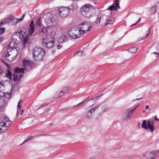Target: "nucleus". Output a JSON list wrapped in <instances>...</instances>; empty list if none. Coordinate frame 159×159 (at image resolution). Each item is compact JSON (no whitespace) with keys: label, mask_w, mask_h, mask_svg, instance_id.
<instances>
[{"label":"nucleus","mask_w":159,"mask_h":159,"mask_svg":"<svg viewBox=\"0 0 159 159\" xmlns=\"http://www.w3.org/2000/svg\"><path fill=\"white\" fill-rule=\"evenodd\" d=\"M6 76L9 79L11 80V74L10 70H8L7 71V73H6Z\"/></svg>","instance_id":"nucleus-29"},{"label":"nucleus","mask_w":159,"mask_h":159,"mask_svg":"<svg viewBox=\"0 0 159 159\" xmlns=\"http://www.w3.org/2000/svg\"><path fill=\"white\" fill-rule=\"evenodd\" d=\"M102 95H103V94H101L100 95H99L101 97H102Z\"/></svg>","instance_id":"nucleus-56"},{"label":"nucleus","mask_w":159,"mask_h":159,"mask_svg":"<svg viewBox=\"0 0 159 159\" xmlns=\"http://www.w3.org/2000/svg\"><path fill=\"white\" fill-rule=\"evenodd\" d=\"M3 24V22L2 21L1 22H0V27Z\"/></svg>","instance_id":"nucleus-51"},{"label":"nucleus","mask_w":159,"mask_h":159,"mask_svg":"<svg viewBox=\"0 0 159 159\" xmlns=\"http://www.w3.org/2000/svg\"><path fill=\"white\" fill-rule=\"evenodd\" d=\"M12 85L11 88L14 90H18L19 89L18 81L20 80H11Z\"/></svg>","instance_id":"nucleus-12"},{"label":"nucleus","mask_w":159,"mask_h":159,"mask_svg":"<svg viewBox=\"0 0 159 159\" xmlns=\"http://www.w3.org/2000/svg\"><path fill=\"white\" fill-rule=\"evenodd\" d=\"M154 120H159V119L157 118L156 116L154 117Z\"/></svg>","instance_id":"nucleus-48"},{"label":"nucleus","mask_w":159,"mask_h":159,"mask_svg":"<svg viewBox=\"0 0 159 159\" xmlns=\"http://www.w3.org/2000/svg\"><path fill=\"white\" fill-rule=\"evenodd\" d=\"M33 138V137L32 136H29L28 138H27L22 143L20 146H21L24 143H25V142H26L29 141L31 140Z\"/></svg>","instance_id":"nucleus-28"},{"label":"nucleus","mask_w":159,"mask_h":159,"mask_svg":"<svg viewBox=\"0 0 159 159\" xmlns=\"http://www.w3.org/2000/svg\"><path fill=\"white\" fill-rule=\"evenodd\" d=\"M52 53L53 54L54 53V52H55V51H52Z\"/></svg>","instance_id":"nucleus-58"},{"label":"nucleus","mask_w":159,"mask_h":159,"mask_svg":"<svg viewBox=\"0 0 159 159\" xmlns=\"http://www.w3.org/2000/svg\"><path fill=\"white\" fill-rule=\"evenodd\" d=\"M15 42L14 41H11L9 43L8 48L10 49V50H11L13 48L15 47L14 45Z\"/></svg>","instance_id":"nucleus-23"},{"label":"nucleus","mask_w":159,"mask_h":159,"mask_svg":"<svg viewBox=\"0 0 159 159\" xmlns=\"http://www.w3.org/2000/svg\"><path fill=\"white\" fill-rule=\"evenodd\" d=\"M156 152L157 153H159V151H157Z\"/></svg>","instance_id":"nucleus-61"},{"label":"nucleus","mask_w":159,"mask_h":159,"mask_svg":"<svg viewBox=\"0 0 159 159\" xmlns=\"http://www.w3.org/2000/svg\"><path fill=\"white\" fill-rule=\"evenodd\" d=\"M70 9L69 7H61L58 9L59 14L62 17H65L69 15Z\"/></svg>","instance_id":"nucleus-7"},{"label":"nucleus","mask_w":159,"mask_h":159,"mask_svg":"<svg viewBox=\"0 0 159 159\" xmlns=\"http://www.w3.org/2000/svg\"><path fill=\"white\" fill-rule=\"evenodd\" d=\"M2 62L4 63L6 66H7V67H8V65L4 61H2Z\"/></svg>","instance_id":"nucleus-47"},{"label":"nucleus","mask_w":159,"mask_h":159,"mask_svg":"<svg viewBox=\"0 0 159 159\" xmlns=\"http://www.w3.org/2000/svg\"><path fill=\"white\" fill-rule=\"evenodd\" d=\"M25 14H24L22 16L21 18L22 19H23L25 17Z\"/></svg>","instance_id":"nucleus-50"},{"label":"nucleus","mask_w":159,"mask_h":159,"mask_svg":"<svg viewBox=\"0 0 159 159\" xmlns=\"http://www.w3.org/2000/svg\"><path fill=\"white\" fill-rule=\"evenodd\" d=\"M77 28L83 35L89 31L92 28V26L90 23L84 21L79 25Z\"/></svg>","instance_id":"nucleus-4"},{"label":"nucleus","mask_w":159,"mask_h":159,"mask_svg":"<svg viewBox=\"0 0 159 159\" xmlns=\"http://www.w3.org/2000/svg\"><path fill=\"white\" fill-rule=\"evenodd\" d=\"M28 40V38L27 37H25L23 39V42L24 43H26L27 42Z\"/></svg>","instance_id":"nucleus-42"},{"label":"nucleus","mask_w":159,"mask_h":159,"mask_svg":"<svg viewBox=\"0 0 159 159\" xmlns=\"http://www.w3.org/2000/svg\"><path fill=\"white\" fill-rule=\"evenodd\" d=\"M100 97V96L99 95H98V96H96V97L93 98L88 100L87 102H89V101L93 100H94V101H96Z\"/></svg>","instance_id":"nucleus-34"},{"label":"nucleus","mask_w":159,"mask_h":159,"mask_svg":"<svg viewBox=\"0 0 159 159\" xmlns=\"http://www.w3.org/2000/svg\"><path fill=\"white\" fill-rule=\"evenodd\" d=\"M23 65L24 67L30 66H31L30 61L28 60H24L23 61Z\"/></svg>","instance_id":"nucleus-22"},{"label":"nucleus","mask_w":159,"mask_h":159,"mask_svg":"<svg viewBox=\"0 0 159 159\" xmlns=\"http://www.w3.org/2000/svg\"><path fill=\"white\" fill-rule=\"evenodd\" d=\"M24 112V111L23 110H22L21 111L20 114H22Z\"/></svg>","instance_id":"nucleus-52"},{"label":"nucleus","mask_w":159,"mask_h":159,"mask_svg":"<svg viewBox=\"0 0 159 159\" xmlns=\"http://www.w3.org/2000/svg\"><path fill=\"white\" fill-rule=\"evenodd\" d=\"M141 20V18H139V19L133 25H131V26H133L135 25H136V24L138 23H139L140 21Z\"/></svg>","instance_id":"nucleus-45"},{"label":"nucleus","mask_w":159,"mask_h":159,"mask_svg":"<svg viewBox=\"0 0 159 159\" xmlns=\"http://www.w3.org/2000/svg\"><path fill=\"white\" fill-rule=\"evenodd\" d=\"M6 94L5 93L3 92H2V91H0V96L1 97H3L5 96Z\"/></svg>","instance_id":"nucleus-40"},{"label":"nucleus","mask_w":159,"mask_h":159,"mask_svg":"<svg viewBox=\"0 0 159 159\" xmlns=\"http://www.w3.org/2000/svg\"><path fill=\"white\" fill-rule=\"evenodd\" d=\"M113 22V18L105 15L98 16V19L95 20V23L98 26H105Z\"/></svg>","instance_id":"nucleus-1"},{"label":"nucleus","mask_w":159,"mask_h":159,"mask_svg":"<svg viewBox=\"0 0 159 159\" xmlns=\"http://www.w3.org/2000/svg\"><path fill=\"white\" fill-rule=\"evenodd\" d=\"M147 122L145 120L143 121V123L142 124V127L143 128L146 129H148V128L147 127Z\"/></svg>","instance_id":"nucleus-27"},{"label":"nucleus","mask_w":159,"mask_h":159,"mask_svg":"<svg viewBox=\"0 0 159 159\" xmlns=\"http://www.w3.org/2000/svg\"><path fill=\"white\" fill-rule=\"evenodd\" d=\"M137 50L138 48H137L133 47L129 48V51L132 53H134L137 51Z\"/></svg>","instance_id":"nucleus-26"},{"label":"nucleus","mask_w":159,"mask_h":159,"mask_svg":"<svg viewBox=\"0 0 159 159\" xmlns=\"http://www.w3.org/2000/svg\"><path fill=\"white\" fill-rule=\"evenodd\" d=\"M25 69H20L18 68H16L14 70L15 73L13 74V80H20L23 75V73Z\"/></svg>","instance_id":"nucleus-6"},{"label":"nucleus","mask_w":159,"mask_h":159,"mask_svg":"<svg viewBox=\"0 0 159 159\" xmlns=\"http://www.w3.org/2000/svg\"><path fill=\"white\" fill-rule=\"evenodd\" d=\"M134 111L130 108L127 109L123 114V116L127 120L130 119Z\"/></svg>","instance_id":"nucleus-10"},{"label":"nucleus","mask_w":159,"mask_h":159,"mask_svg":"<svg viewBox=\"0 0 159 159\" xmlns=\"http://www.w3.org/2000/svg\"><path fill=\"white\" fill-rule=\"evenodd\" d=\"M33 58L37 61H42L45 55V51L39 47H36L32 50Z\"/></svg>","instance_id":"nucleus-2"},{"label":"nucleus","mask_w":159,"mask_h":159,"mask_svg":"<svg viewBox=\"0 0 159 159\" xmlns=\"http://www.w3.org/2000/svg\"><path fill=\"white\" fill-rule=\"evenodd\" d=\"M26 32V29L25 27H22L19 28L17 30V33L20 36L23 37L24 36Z\"/></svg>","instance_id":"nucleus-14"},{"label":"nucleus","mask_w":159,"mask_h":159,"mask_svg":"<svg viewBox=\"0 0 159 159\" xmlns=\"http://www.w3.org/2000/svg\"><path fill=\"white\" fill-rule=\"evenodd\" d=\"M5 30L4 28H0V35L2 34Z\"/></svg>","instance_id":"nucleus-39"},{"label":"nucleus","mask_w":159,"mask_h":159,"mask_svg":"<svg viewBox=\"0 0 159 159\" xmlns=\"http://www.w3.org/2000/svg\"><path fill=\"white\" fill-rule=\"evenodd\" d=\"M87 100L86 99H84L83 101L82 102H81L79 103V104H78V105H75V107H77L78 106H79V105H81V104H82L83 103H84V102H85L86 100Z\"/></svg>","instance_id":"nucleus-41"},{"label":"nucleus","mask_w":159,"mask_h":159,"mask_svg":"<svg viewBox=\"0 0 159 159\" xmlns=\"http://www.w3.org/2000/svg\"><path fill=\"white\" fill-rule=\"evenodd\" d=\"M93 11L92 6L88 4H85L80 8L81 15L87 18L92 17Z\"/></svg>","instance_id":"nucleus-3"},{"label":"nucleus","mask_w":159,"mask_h":159,"mask_svg":"<svg viewBox=\"0 0 159 159\" xmlns=\"http://www.w3.org/2000/svg\"><path fill=\"white\" fill-rule=\"evenodd\" d=\"M68 35L72 39H76L82 35L78 28L76 29H73L69 32Z\"/></svg>","instance_id":"nucleus-5"},{"label":"nucleus","mask_w":159,"mask_h":159,"mask_svg":"<svg viewBox=\"0 0 159 159\" xmlns=\"http://www.w3.org/2000/svg\"><path fill=\"white\" fill-rule=\"evenodd\" d=\"M23 19H22L21 18H20L19 19H14V21H16V23H17L23 20Z\"/></svg>","instance_id":"nucleus-38"},{"label":"nucleus","mask_w":159,"mask_h":159,"mask_svg":"<svg viewBox=\"0 0 159 159\" xmlns=\"http://www.w3.org/2000/svg\"><path fill=\"white\" fill-rule=\"evenodd\" d=\"M68 40V37L67 36L63 35L58 40V42L62 43L63 42H66Z\"/></svg>","instance_id":"nucleus-19"},{"label":"nucleus","mask_w":159,"mask_h":159,"mask_svg":"<svg viewBox=\"0 0 159 159\" xmlns=\"http://www.w3.org/2000/svg\"><path fill=\"white\" fill-rule=\"evenodd\" d=\"M139 105V104H136L134 105V106L131 107V108L134 111Z\"/></svg>","instance_id":"nucleus-35"},{"label":"nucleus","mask_w":159,"mask_h":159,"mask_svg":"<svg viewBox=\"0 0 159 159\" xmlns=\"http://www.w3.org/2000/svg\"><path fill=\"white\" fill-rule=\"evenodd\" d=\"M149 156L152 159L155 158L156 157L155 152H151L150 153Z\"/></svg>","instance_id":"nucleus-30"},{"label":"nucleus","mask_w":159,"mask_h":159,"mask_svg":"<svg viewBox=\"0 0 159 159\" xmlns=\"http://www.w3.org/2000/svg\"><path fill=\"white\" fill-rule=\"evenodd\" d=\"M14 20V17L10 16L8 18H6L4 20H2L3 24H5L9 23Z\"/></svg>","instance_id":"nucleus-18"},{"label":"nucleus","mask_w":159,"mask_h":159,"mask_svg":"<svg viewBox=\"0 0 159 159\" xmlns=\"http://www.w3.org/2000/svg\"><path fill=\"white\" fill-rule=\"evenodd\" d=\"M147 127L148 129H150L152 131L154 129V122L153 120L150 121L148 120L147 123Z\"/></svg>","instance_id":"nucleus-13"},{"label":"nucleus","mask_w":159,"mask_h":159,"mask_svg":"<svg viewBox=\"0 0 159 159\" xmlns=\"http://www.w3.org/2000/svg\"><path fill=\"white\" fill-rule=\"evenodd\" d=\"M22 103H23L22 101V100H20L18 104L17 107H18V108H19V109H20V108L21 107Z\"/></svg>","instance_id":"nucleus-36"},{"label":"nucleus","mask_w":159,"mask_h":159,"mask_svg":"<svg viewBox=\"0 0 159 159\" xmlns=\"http://www.w3.org/2000/svg\"><path fill=\"white\" fill-rule=\"evenodd\" d=\"M84 51H83L81 50L80 51H78L76 52L74 54V56L76 55V54H78V56H83V54H84Z\"/></svg>","instance_id":"nucleus-31"},{"label":"nucleus","mask_w":159,"mask_h":159,"mask_svg":"<svg viewBox=\"0 0 159 159\" xmlns=\"http://www.w3.org/2000/svg\"><path fill=\"white\" fill-rule=\"evenodd\" d=\"M150 30H151L150 28H149L148 31H149V32H150Z\"/></svg>","instance_id":"nucleus-60"},{"label":"nucleus","mask_w":159,"mask_h":159,"mask_svg":"<svg viewBox=\"0 0 159 159\" xmlns=\"http://www.w3.org/2000/svg\"><path fill=\"white\" fill-rule=\"evenodd\" d=\"M61 43H62L58 42V41L57 42L56 45L58 49H59L61 48L62 47V45H61Z\"/></svg>","instance_id":"nucleus-32"},{"label":"nucleus","mask_w":159,"mask_h":159,"mask_svg":"<svg viewBox=\"0 0 159 159\" xmlns=\"http://www.w3.org/2000/svg\"><path fill=\"white\" fill-rule=\"evenodd\" d=\"M143 98H137V99H134V100H132V101L133 102V101H137V100H140V99H143Z\"/></svg>","instance_id":"nucleus-46"},{"label":"nucleus","mask_w":159,"mask_h":159,"mask_svg":"<svg viewBox=\"0 0 159 159\" xmlns=\"http://www.w3.org/2000/svg\"><path fill=\"white\" fill-rule=\"evenodd\" d=\"M42 43L43 46L48 48H52L54 45V41L51 40L48 41V39L46 38H43L42 40Z\"/></svg>","instance_id":"nucleus-9"},{"label":"nucleus","mask_w":159,"mask_h":159,"mask_svg":"<svg viewBox=\"0 0 159 159\" xmlns=\"http://www.w3.org/2000/svg\"><path fill=\"white\" fill-rule=\"evenodd\" d=\"M157 49L158 50H159V44L157 45ZM153 52L152 53V54H157L156 57H157L159 56V52Z\"/></svg>","instance_id":"nucleus-37"},{"label":"nucleus","mask_w":159,"mask_h":159,"mask_svg":"<svg viewBox=\"0 0 159 159\" xmlns=\"http://www.w3.org/2000/svg\"><path fill=\"white\" fill-rule=\"evenodd\" d=\"M66 88H64L62 90H63V91L64 92H65L66 90Z\"/></svg>","instance_id":"nucleus-53"},{"label":"nucleus","mask_w":159,"mask_h":159,"mask_svg":"<svg viewBox=\"0 0 159 159\" xmlns=\"http://www.w3.org/2000/svg\"><path fill=\"white\" fill-rule=\"evenodd\" d=\"M3 123L5 124V126L7 129V127L9 126L11 124V121H10L8 117H5L3 120Z\"/></svg>","instance_id":"nucleus-17"},{"label":"nucleus","mask_w":159,"mask_h":159,"mask_svg":"<svg viewBox=\"0 0 159 159\" xmlns=\"http://www.w3.org/2000/svg\"><path fill=\"white\" fill-rule=\"evenodd\" d=\"M2 40V37L0 38V42H1Z\"/></svg>","instance_id":"nucleus-54"},{"label":"nucleus","mask_w":159,"mask_h":159,"mask_svg":"<svg viewBox=\"0 0 159 159\" xmlns=\"http://www.w3.org/2000/svg\"><path fill=\"white\" fill-rule=\"evenodd\" d=\"M108 110V107L105 105H103L101 107L100 113H103L107 111Z\"/></svg>","instance_id":"nucleus-21"},{"label":"nucleus","mask_w":159,"mask_h":159,"mask_svg":"<svg viewBox=\"0 0 159 159\" xmlns=\"http://www.w3.org/2000/svg\"><path fill=\"white\" fill-rule=\"evenodd\" d=\"M150 33V32H149V31H148V32L147 34H148V35H149Z\"/></svg>","instance_id":"nucleus-59"},{"label":"nucleus","mask_w":159,"mask_h":159,"mask_svg":"<svg viewBox=\"0 0 159 159\" xmlns=\"http://www.w3.org/2000/svg\"><path fill=\"white\" fill-rule=\"evenodd\" d=\"M119 8L120 7L119 6V1L116 0L112 5L107 8V9H109L111 11H115Z\"/></svg>","instance_id":"nucleus-11"},{"label":"nucleus","mask_w":159,"mask_h":159,"mask_svg":"<svg viewBox=\"0 0 159 159\" xmlns=\"http://www.w3.org/2000/svg\"><path fill=\"white\" fill-rule=\"evenodd\" d=\"M39 32L42 33H44L47 32V30L46 28H40L39 30Z\"/></svg>","instance_id":"nucleus-33"},{"label":"nucleus","mask_w":159,"mask_h":159,"mask_svg":"<svg viewBox=\"0 0 159 159\" xmlns=\"http://www.w3.org/2000/svg\"><path fill=\"white\" fill-rule=\"evenodd\" d=\"M99 107V106H97L94 107L92 108L89 110L88 111L83 113L81 115L82 118H91L92 114L94 112L95 110Z\"/></svg>","instance_id":"nucleus-8"},{"label":"nucleus","mask_w":159,"mask_h":159,"mask_svg":"<svg viewBox=\"0 0 159 159\" xmlns=\"http://www.w3.org/2000/svg\"><path fill=\"white\" fill-rule=\"evenodd\" d=\"M157 5H154L152 7L150 10V12L152 14H154L157 11Z\"/></svg>","instance_id":"nucleus-24"},{"label":"nucleus","mask_w":159,"mask_h":159,"mask_svg":"<svg viewBox=\"0 0 159 159\" xmlns=\"http://www.w3.org/2000/svg\"><path fill=\"white\" fill-rule=\"evenodd\" d=\"M149 106L148 105H147L146 106L145 108L146 110H148L149 108Z\"/></svg>","instance_id":"nucleus-49"},{"label":"nucleus","mask_w":159,"mask_h":159,"mask_svg":"<svg viewBox=\"0 0 159 159\" xmlns=\"http://www.w3.org/2000/svg\"><path fill=\"white\" fill-rule=\"evenodd\" d=\"M42 18L39 17L38 19L36 21L35 24L37 26H40L41 25V21Z\"/></svg>","instance_id":"nucleus-25"},{"label":"nucleus","mask_w":159,"mask_h":159,"mask_svg":"<svg viewBox=\"0 0 159 159\" xmlns=\"http://www.w3.org/2000/svg\"><path fill=\"white\" fill-rule=\"evenodd\" d=\"M4 124L3 121L0 122V133L5 132L7 129Z\"/></svg>","instance_id":"nucleus-20"},{"label":"nucleus","mask_w":159,"mask_h":159,"mask_svg":"<svg viewBox=\"0 0 159 159\" xmlns=\"http://www.w3.org/2000/svg\"><path fill=\"white\" fill-rule=\"evenodd\" d=\"M39 135H37L35 136V137H38L39 136Z\"/></svg>","instance_id":"nucleus-63"},{"label":"nucleus","mask_w":159,"mask_h":159,"mask_svg":"<svg viewBox=\"0 0 159 159\" xmlns=\"http://www.w3.org/2000/svg\"><path fill=\"white\" fill-rule=\"evenodd\" d=\"M5 57H8V55L7 54V53L5 54Z\"/></svg>","instance_id":"nucleus-55"},{"label":"nucleus","mask_w":159,"mask_h":159,"mask_svg":"<svg viewBox=\"0 0 159 159\" xmlns=\"http://www.w3.org/2000/svg\"><path fill=\"white\" fill-rule=\"evenodd\" d=\"M143 112H144V113L145 112V110L143 111Z\"/></svg>","instance_id":"nucleus-62"},{"label":"nucleus","mask_w":159,"mask_h":159,"mask_svg":"<svg viewBox=\"0 0 159 159\" xmlns=\"http://www.w3.org/2000/svg\"><path fill=\"white\" fill-rule=\"evenodd\" d=\"M64 93L65 92H64L63 90H62L59 94V97L62 96Z\"/></svg>","instance_id":"nucleus-43"},{"label":"nucleus","mask_w":159,"mask_h":159,"mask_svg":"<svg viewBox=\"0 0 159 159\" xmlns=\"http://www.w3.org/2000/svg\"><path fill=\"white\" fill-rule=\"evenodd\" d=\"M11 50H10V49H9V48H7V54L8 55V56H10V54H9V52L10 51H11Z\"/></svg>","instance_id":"nucleus-44"},{"label":"nucleus","mask_w":159,"mask_h":159,"mask_svg":"<svg viewBox=\"0 0 159 159\" xmlns=\"http://www.w3.org/2000/svg\"><path fill=\"white\" fill-rule=\"evenodd\" d=\"M148 34H147L146 35L145 38H146L147 37H148Z\"/></svg>","instance_id":"nucleus-57"},{"label":"nucleus","mask_w":159,"mask_h":159,"mask_svg":"<svg viewBox=\"0 0 159 159\" xmlns=\"http://www.w3.org/2000/svg\"><path fill=\"white\" fill-rule=\"evenodd\" d=\"M29 27L30 29L28 31V33L30 35H31L34 33V21L33 20L31 21Z\"/></svg>","instance_id":"nucleus-16"},{"label":"nucleus","mask_w":159,"mask_h":159,"mask_svg":"<svg viewBox=\"0 0 159 159\" xmlns=\"http://www.w3.org/2000/svg\"><path fill=\"white\" fill-rule=\"evenodd\" d=\"M94 103H93V104H92V106H93V105H94Z\"/></svg>","instance_id":"nucleus-64"},{"label":"nucleus","mask_w":159,"mask_h":159,"mask_svg":"<svg viewBox=\"0 0 159 159\" xmlns=\"http://www.w3.org/2000/svg\"><path fill=\"white\" fill-rule=\"evenodd\" d=\"M29 27L30 29L28 31V33L30 35H31L34 33V21L33 20L31 21Z\"/></svg>","instance_id":"nucleus-15"}]
</instances>
